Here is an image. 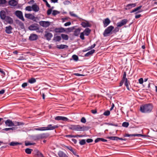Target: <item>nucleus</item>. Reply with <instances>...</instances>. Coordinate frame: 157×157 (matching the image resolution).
<instances>
[{
	"label": "nucleus",
	"mask_w": 157,
	"mask_h": 157,
	"mask_svg": "<svg viewBox=\"0 0 157 157\" xmlns=\"http://www.w3.org/2000/svg\"><path fill=\"white\" fill-rule=\"evenodd\" d=\"M153 108V106L152 104L148 103L141 105L140 110L142 113H149L152 112Z\"/></svg>",
	"instance_id": "1"
},
{
	"label": "nucleus",
	"mask_w": 157,
	"mask_h": 157,
	"mask_svg": "<svg viewBox=\"0 0 157 157\" xmlns=\"http://www.w3.org/2000/svg\"><path fill=\"white\" fill-rule=\"evenodd\" d=\"M68 128L70 130L77 131H87L90 128L89 126H80L79 125L71 124L68 126Z\"/></svg>",
	"instance_id": "2"
},
{
	"label": "nucleus",
	"mask_w": 157,
	"mask_h": 157,
	"mask_svg": "<svg viewBox=\"0 0 157 157\" xmlns=\"http://www.w3.org/2000/svg\"><path fill=\"white\" fill-rule=\"evenodd\" d=\"M34 129L37 131H44L53 130V128L52 124H49L46 127H41L39 128H35Z\"/></svg>",
	"instance_id": "3"
},
{
	"label": "nucleus",
	"mask_w": 157,
	"mask_h": 157,
	"mask_svg": "<svg viewBox=\"0 0 157 157\" xmlns=\"http://www.w3.org/2000/svg\"><path fill=\"white\" fill-rule=\"evenodd\" d=\"M50 134L48 133H43L36 135L34 136V139L36 140H38L40 139L47 138L48 137Z\"/></svg>",
	"instance_id": "4"
},
{
	"label": "nucleus",
	"mask_w": 157,
	"mask_h": 157,
	"mask_svg": "<svg viewBox=\"0 0 157 157\" xmlns=\"http://www.w3.org/2000/svg\"><path fill=\"white\" fill-rule=\"evenodd\" d=\"M5 124L6 126L9 127H11L14 126L20 125L21 123L17 122L14 123L12 121L8 119L5 121Z\"/></svg>",
	"instance_id": "5"
},
{
	"label": "nucleus",
	"mask_w": 157,
	"mask_h": 157,
	"mask_svg": "<svg viewBox=\"0 0 157 157\" xmlns=\"http://www.w3.org/2000/svg\"><path fill=\"white\" fill-rule=\"evenodd\" d=\"M114 29V27L112 25H110L108 26L105 29L104 32V36L105 37L108 36V35L111 33V32Z\"/></svg>",
	"instance_id": "6"
},
{
	"label": "nucleus",
	"mask_w": 157,
	"mask_h": 157,
	"mask_svg": "<svg viewBox=\"0 0 157 157\" xmlns=\"http://www.w3.org/2000/svg\"><path fill=\"white\" fill-rule=\"evenodd\" d=\"M40 10L39 6L36 3L33 4L31 6H30V11H33L35 12H38Z\"/></svg>",
	"instance_id": "7"
},
{
	"label": "nucleus",
	"mask_w": 157,
	"mask_h": 157,
	"mask_svg": "<svg viewBox=\"0 0 157 157\" xmlns=\"http://www.w3.org/2000/svg\"><path fill=\"white\" fill-rule=\"evenodd\" d=\"M39 24L43 27L47 28L50 25V22L48 21H41L39 22Z\"/></svg>",
	"instance_id": "8"
},
{
	"label": "nucleus",
	"mask_w": 157,
	"mask_h": 157,
	"mask_svg": "<svg viewBox=\"0 0 157 157\" xmlns=\"http://www.w3.org/2000/svg\"><path fill=\"white\" fill-rule=\"evenodd\" d=\"M15 14L20 19L23 21H25V19L23 16L22 13L21 11L17 10L16 11Z\"/></svg>",
	"instance_id": "9"
},
{
	"label": "nucleus",
	"mask_w": 157,
	"mask_h": 157,
	"mask_svg": "<svg viewBox=\"0 0 157 157\" xmlns=\"http://www.w3.org/2000/svg\"><path fill=\"white\" fill-rule=\"evenodd\" d=\"M128 20L127 19H123L120 21L117 22V27H121L122 26L126 24Z\"/></svg>",
	"instance_id": "10"
},
{
	"label": "nucleus",
	"mask_w": 157,
	"mask_h": 157,
	"mask_svg": "<svg viewBox=\"0 0 157 157\" xmlns=\"http://www.w3.org/2000/svg\"><path fill=\"white\" fill-rule=\"evenodd\" d=\"M33 153L35 157H44L43 154L37 149L34 150Z\"/></svg>",
	"instance_id": "11"
},
{
	"label": "nucleus",
	"mask_w": 157,
	"mask_h": 157,
	"mask_svg": "<svg viewBox=\"0 0 157 157\" xmlns=\"http://www.w3.org/2000/svg\"><path fill=\"white\" fill-rule=\"evenodd\" d=\"M7 23L12 24L13 23V19L9 16H7L5 19H4Z\"/></svg>",
	"instance_id": "12"
},
{
	"label": "nucleus",
	"mask_w": 157,
	"mask_h": 157,
	"mask_svg": "<svg viewBox=\"0 0 157 157\" xmlns=\"http://www.w3.org/2000/svg\"><path fill=\"white\" fill-rule=\"evenodd\" d=\"M13 28L10 25L6 26L5 27V32L8 34H10L12 33Z\"/></svg>",
	"instance_id": "13"
},
{
	"label": "nucleus",
	"mask_w": 157,
	"mask_h": 157,
	"mask_svg": "<svg viewBox=\"0 0 157 157\" xmlns=\"http://www.w3.org/2000/svg\"><path fill=\"white\" fill-rule=\"evenodd\" d=\"M110 22V20L109 18H107L105 19L103 22L104 27H106L109 25Z\"/></svg>",
	"instance_id": "14"
},
{
	"label": "nucleus",
	"mask_w": 157,
	"mask_h": 157,
	"mask_svg": "<svg viewBox=\"0 0 157 157\" xmlns=\"http://www.w3.org/2000/svg\"><path fill=\"white\" fill-rule=\"evenodd\" d=\"M7 17L6 13L5 11L2 10L0 12V17L1 19L3 20Z\"/></svg>",
	"instance_id": "15"
},
{
	"label": "nucleus",
	"mask_w": 157,
	"mask_h": 157,
	"mask_svg": "<svg viewBox=\"0 0 157 157\" xmlns=\"http://www.w3.org/2000/svg\"><path fill=\"white\" fill-rule=\"evenodd\" d=\"M46 33L44 35V37H46V39L48 41L50 40L51 38L52 37L53 35L51 33L45 32Z\"/></svg>",
	"instance_id": "16"
},
{
	"label": "nucleus",
	"mask_w": 157,
	"mask_h": 157,
	"mask_svg": "<svg viewBox=\"0 0 157 157\" xmlns=\"http://www.w3.org/2000/svg\"><path fill=\"white\" fill-rule=\"evenodd\" d=\"M86 22L84 21L82 22L81 24V25L83 28H87L88 27H90L91 25L90 24L89 22L87 21H85Z\"/></svg>",
	"instance_id": "17"
},
{
	"label": "nucleus",
	"mask_w": 157,
	"mask_h": 157,
	"mask_svg": "<svg viewBox=\"0 0 157 157\" xmlns=\"http://www.w3.org/2000/svg\"><path fill=\"white\" fill-rule=\"evenodd\" d=\"M136 6V3L128 4L126 6V7L125 8V9L126 10H130L132 7H135Z\"/></svg>",
	"instance_id": "18"
},
{
	"label": "nucleus",
	"mask_w": 157,
	"mask_h": 157,
	"mask_svg": "<svg viewBox=\"0 0 157 157\" xmlns=\"http://www.w3.org/2000/svg\"><path fill=\"white\" fill-rule=\"evenodd\" d=\"M8 3L10 6H15L17 5L18 2L15 0H10L9 1Z\"/></svg>",
	"instance_id": "19"
},
{
	"label": "nucleus",
	"mask_w": 157,
	"mask_h": 157,
	"mask_svg": "<svg viewBox=\"0 0 157 157\" xmlns=\"http://www.w3.org/2000/svg\"><path fill=\"white\" fill-rule=\"evenodd\" d=\"M38 38L37 35L34 34H31L30 35V40L33 41L36 40Z\"/></svg>",
	"instance_id": "20"
},
{
	"label": "nucleus",
	"mask_w": 157,
	"mask_h": 157,
	"mask_svg": "<svg viewBox=\"0 0 157 157\" xmlns=\"http://www.w3.org/2000/svg\"><path fill=\"white\" fill-rule=\"evenodd\" d=\"M54 31L56 33H60L64 32L65 30L64 28H56L54 29Z\"/></svg>",
	"instance_id": "21"
},
{
	"label": "nucleus",
	"mask_w": 157,
	"mask_h": 157,
	"mask_svg": "<svg viewBox=\"0 0 157 157\" xmlns=\"http://www.w3.org/2000/svg\"><path fill=\"white\" fill-rule=\"evenodd\" d=\"M124 85L126 87L127 89L128 90H130L129 88V86H130V81L128 80V79H126V80L124 81Z\"/></svg>",
	"instance_id": "22"
},
{
	"label": "nucleus",
	"mask_w": 157,
	"mask_h": 157,
	"mask_svg": "<svg viewBox=\"0 0 157 157\" xmlns=\"http://www.w3.org/2000/svg\"><path fill=\"white\" fill-rule=\"evenodd\" d=\"M38 29L39 27L37 25L33 24L30 25V30H36Z\"/></svg>",
	"instance_id": "23"
},
{
	"label": "nucleus",
	"mask_w": 157,
	"mask_h": 157,
	"mask_svg": "<svg viewBox=\"0 0 157 157\" xmlns=\"http://www.w3.org/2000/svg\"><path fill=\"white\" fill-rule=\"evenodd\" d=\"M61 39V36H56V34L54 35V36L53 38V40L55 41H59Z\"/></svg>",
	"instance_id": "24"
},
{
	"label": "nucleus",
	"mask_w": 157,
	"mask_h": 157,
	"mask_svg": "<svg viewBox=\"0 0 157 157\" xmlns=\"http://www.w3.org/2000/svg\"><path fill=\"white\" fill-rule=\"evenodd\" d=\"M56 47L58 49H63L67 48L68 47V46L66 45L61 44L60 45H57Z\"/></svg>",
	"instance_id": "25"
},
{
	"label": "nucleus",
	"mask_w": 157,
	"mask_h": 157,
	"mask_svg": "<svg viewBox=\"0 0 157 157\" xmlns=\"http://www.w3.org/2000/svg\"><path fill=\"white\" fill-rule=\"evenodd\" d=\"M58 155L59 157H68L65 153L62 151H59L58 152Z\"/></svg>",
	"instance_id": "26"
},
{
	"label": "nucleus",
	"mask_w": 157,
	"mask_h": 157,
	"mask_svg": "<svg viewBox=\"0 0 157 157\" xmlns=\"http://www.w3.org/2000/svg\"><path fill=\"white\" fill-rule=\"evenodd\" d=\"M81 31V29L80 28H78V29H75L74 32V35L75 36H78Z\"/></svg>",
	"instance_id": "27"
},
{
	"label": "nucleus",
	"mask_w": 157,
	"mask_h": 157,
	"mask_svg": "<svg viewBox=\"0 0 157 157\" xmlns=\"http://www.w3.org/2000/svg\"><path fill=\"white\" fill-rule=\"evenodd\" d=\"M95 50L94 49H92L90 51L88 52L84 55V56L88 57L90 55H92L95 52Z\"/></svg>",
	"instance_id": "28"
},
{
	"label": "nucleus",
	"mask_w": 157,
	"mask_h": 157,
	"mask_svg": "<svg viewBox=\"0 0 157 157\" xmlns=\"http://www.w3.org/2000/svg\"><path fill=\"white\" fill-rule=\"evenodd\" d=\"M91 31V29L89 28H86L85 29L83 32H84L85 35L86 36H88L90 34Z\"/></svg>",
	"instance_id": "29"
},
{
	"label": "nucleus",
	"mask_w": 157,
	"mask_h": 157,
	"mask_svg": "<svg viewBox=\"0 0 157 157\" xmlns=\"http://www.w3.org/2000/svg\"><path fill=\"white\" fill-rule=\"evenodd\" d=\"M100 141L103 142H107V140L103 138H98L95 140L94 142L95 143H97Z\"/></svg>",
	"instance_id": "30"
},
{
	"label": "nucleus",
	"mask_w": 157,
	"mask_h": 157,
	"mask_svg": "<svg viewBox=\"0 0 157 157\" xmlns=\"http://www.w3.org/2000/svg\"><path fill=\"white\" fill-rule=\"evenodd\" d=\"M30 20H32L34 21L37 22L38 19L37 17H35L32 14L30 13Z\"/></svg>",
	"instance_id": "31"
},
{
	"label": "nucleus",
	"mask_w": 157,
	"mask_h": 157,
	"mask_svg": "<svg viewBox=\"0 0 157 157\" xmlns=\"http://www.w3.org/2000/svg\"><path fill=\"white\" fill-rule=\"evenodd\" d=\"M61 37L64 40H67L68 39V36L67 35L64 34H61Z\"/></svg>",
	"instance_id": "32"
},
{
	"label": "nucleus",
	"mask_w": 157,
	"mask_h": 157,
	"mask_svg": "<svg viewBox=\"0 0 157 157\" xmlns=\"http://www.w3.org/2000/svg\"><path fill=\"white\" fill-rule=\"evenodd\" d=\"M118 137L116 136H108L107 138L113 140L117 141Z\"/></svg>",
	"instance_id": "33"
},
{
	"label": "nucleus",
	"mask_w": 157,
	"mask_h": 157,
	"mask_svg": "<svg viewBox=\"0 0 157 157\" xmlns=\"http://www.w3.org/2000/svg\"><path fill=\"white\" fill-rule=\"evenodd\" d=\"M19 144H21L17 142H12L10 144V145L12 146H15Z\"/></svg>",
	"instance_id": "34"
},
{
	"label": "nucleus",
	"mask_w": 157,
	"mask_h": 157,
	"mask_svg": "<svg viewBox=\"0 0 157 157\" xmlns=\"http://www.w3.org/2000/svg\"><path fill=\"white\" fill-rule=\"evenodd\" d=\"M15 130V128L14 127L5 128L3 129V130L5 131H9L10 132H11V131L14 130Z\"/></svg>",
	"instance_id": "35"
},
{
	"label": "nucleus",
	"mask_w": 157,
	"mask_h": 157,
	"mask_svg": "<svg viewBox=\"0 0 157 157\" xmlns=\"http://www.w3.org/2000/svg\"><path fill=\"white\" fill-rule=\"evenodd\" d=\"M60 13V12L58 10H53L52 11V15L54 16H55L58 14H59Z\"/></svg>",
	"instance_id": "36"
},
{
	"label": "nucleus",
	"mask_w": 157,
	"mask_h": 157,
	"mask_svg": "<svg viewBox=\"0 0 157 157\" xmlns=\"http://www.w3.org/2000/svg\"><path fill=\"white\" fill-rule=\"evenodd\" d=\"M72 58L73 59L76 61H78V56L75 55H74L72 56Z\"/></svg>",
	"instance_id": "37"
},
{
	"label": "nucleus",
	"mask_w": 157,
	"mask_h": 157,
	"mask_svg": "<svg viewBox=\"0 0 157 157\" xmlns=\"http://www.w3.org/2000/svg\"><path fill=\"white\" fill-rule=\"evenodd\" d=\"M129 125V123L128 122H124L123 123L122 126L125 128L128 127Z\"/></svg>",
	"instance_id": "38"
},
{
	"label": "nucleus",
	"mask_w": 157,
	"mask_h": 157,
	"mask_svg": "<svg viewBox=\"0 0 157 157\" xmlns=\"http://www.w3.org/2000/svg\"><path fill=\"white\" fill-rule=\"evenodd\" d=\"M142 7V6H140L136 8H135V9H136V11H138V12H136L135 13L136 14L137 13H141V12L142 11V10H140L141 8Z\"/></svg>",
	"instance_id": "39"
},
{
	"label": "nucleus",
	"mask_w": 157,
	"mask_h": 157,
	"mask_svg": "<svg viewBox=\"0 0 157 157\" xmlns=\"http://www.w3.org/2000/svg\"><path fill=\"white\" fill-rule=\"evenodd\" d=\"M36 81V79L33 78H30V84H33Z\"/></svg>",
	"instance_id": "40"
},
{
	"label": "nucleus",
	"mask_w": 157,
	"mask_h": 157,
	"mask_svg": "<svg viewBox=\"0 0 157 157\" xmlns=\"http://www.w3.org/2000/svg\"><path fill=\"white\" fill-rule=\"evenodd\" d=\"M126 72L125 71H124L123 73V76L122 79L125 81L126 79H127V78H126Z\"/></svg>",
	"instance_id": "41"
},
{
	"label": "nucleus",
	"mask_w": 157,
	"mask_h": 157,
	"mask_svg": "<svg viewBox=\"0 0 157 157\" xmlns=\"http://www.w3.org/2000/svg\"><path fill=\"white\" fill-rule=\"evenodd\" d=\"M86 140L84 139L81 140L79 142V144L81 145H84L86 144Z\"/></svg>",
	"instance_id": "42"
},
{
	"label": "nucleus",
	"mask_w": 157,
	"mask_h": 157,
	"mask_svg": "<svg viewBox=\"0 0 157 157\" xmlns=\"http://www.w3.org/2000/svg\"><path fill=\"white\" fill-rule=\"evenodd\" d=\"M85 34L84 32H82L81 33L80 35V38L82 40H83L85 39L84 36Z\"/></svg>",
	"instance_id": "43"
},
{
	"label": "nucleus",
	"mask_w": 157,
	"mask_h": 157,
	"mask_svg": "<svg viewBox=\"0 0 157 157\" xmlns=\"http://www.w3.org/2000/svg\"><path fill=\"white\" fill-rule=\"evenodd\" d=\"M105 124H107L109 125L113 126H115L116 127H117L118 126V125L117 124H114L112 123H110V122L109 123H106Z\"/></svg>",
	"instance_id": "44"
},
{
	"label": "nucleus",
	"mask_w": 157,
	"mask_h": 157,
	"mask_svg": "<svg viewBox=\"0 0 157 157\" xmlns=\"http://www.w3.org/2000/svg\"><path fill=\"white\" fill-rule=\"evenodd\" d=\"M110 114V112L109 110H107L105 112L103 113V115L105 116H108Z\"/></svg>",
	"instance_id": "45"
},
{
	"label": "nucleus",
	"mask_w": 157,
	"mask_h": 157,
	"mask_svg": "<svg viewBox=\"0 0 157 157\" xmlns=\"http://www.w3.org/2000/svg\"><path fill=\"white\" fill-rule=\"evenodd\" d=\"M7 2L6 0H0V5L5 4Z\"/></svg>",
	"instance_id": "46"
},
{
	"label": "nucleus",
	"mask_w": 157,
	"mask_h": 157,
	"mask_svg": "<svg viewBox=\"0 0 157 157\" xmlns=\"http://www.w3.org/2000/svg\"><path fill=\"white\" fill-rule=\"evenodd\" d=\"M68 119L67 117L63 116H62L61 120L63 121H68Z\"/></svg>",
	"instance_id": "47"
},
{
	"label": "nucleus",
	"mask_w": 157,
	"mask_h": 157,
	"mask_svg": "<svg viewBox=\"0 0 157 157\" xmlns=\"http://www.w3.org/2000/svg\"><path fill=\"white\" fill-rule=\"evenodd\" d=\"M75 26H73L71 27H70L67 28L68 31L69 32H71L72 30H73L74 29Z\"/></svg>",
	"instance_id": "48"
},
{
	"label": "nucleus",
	"mask_w": 157,
	"mask_h": 157,
	"mask_svg": "<svg viewBox=\"0 0 157 157\" xmlns=\"http://www.w3.org/2000/svg\"><path fill=\"white\" fill-rule=\"evenodd\" d=\"M65 136L67 137H68V138L76 137V135H67Z\"/></svg>",
	"instance_id": "49"
},
{
	"label": "nucleus",
	"mask_w": 157,
	"mask_h": 157,
	"mask_svg": "<svg viewBox=\"0 0 157 157\" xmlns=\"http://www.w3.org/2000/svg\"><path fill=\"white\" fill-rule=\"evenodd\" d=\"M62 116H58L55 117V119L56 120L60 121L61 120Z\"/></svg>",
	"instance_id": "50"
},
{
	"label": "nucleus",
	"mask_w": 157,
	"mask_h": 157,
	"mask_svg": "<svg viewBox=\"0 0 157 157\" xmlns=\"http://www.w3.org/2000/svg\"><path fill=\"white\" fill-rule=\"evenodd\" d=\"M81 122L82 123H85L86 122V120L84 117H82L81 119Z\"/></svg>",
	"instance_id": "51"
},
{
	"label": "nucleus",
	"mask_w": 157,
	"mask_h": 157,
	"mask_svg": "<svg viewBox=\"0 0 157 157\" xmlns=\"http://www.w3.org/2000/svg\"><path fill=\"white\" fill-rule=\"evenodd\" d=\"M44 2L46 3V6L48 8H50L51 6L48 3V2L46 0H42Z\"/></svg>",
	"instance_id": "52"
},
{
	"label": "nucleus",
	"mask_w": 157,
	"mask_h": 157,
	"mask_svg": "<svg viewBox=\"0 0 157 157\" xmlns=\"http://www.w3.org/2000/svg\"><path fill=\"white\" fill-rule=\"evenodd\" d=\"M63 3L65 5H67L70 3V2L68 0H66L64 1Z\"/></svg>",
	"instance_id": "53"
},
{
	"label": "nucleus",
	"mask_w": 157,
	"mask_h": 157,
	"mask_svg": "<svg viewBox=\"0 0 157 157\" xmlns=\"http://www.w3.org/2000/svg\"><path fill=\"white\" fill-rule=\"evenodd\" d=\"M52 12V10H51V9H49L47 11V14L48 15H50L51 14V13Z\"/></svg>",
	"instance_id": "54"
},
{
	"label": "nucleus",
	"mask_w": 157,
	"mask_h": 157,
	"mask_svg": "<svg viewBox=\"0 0 157 157\" xmlns=\"http://www.w3.org/2000/svg\"><path fill=\"white\" fill-rule=\"evenodd\" d=\"M90 50H91L90 47H88L86 48H84L82 52H86L88 51H89Z\"/></svg>",
	"instance_id": "55"
},
{
	"label": "nucleus",
	"mask_w": 157,
	"mask_h": 157,
	"mask_svg": "<svg viewBox=\"0 0 157 157\" xmlns=\"http://www.w3.org/2000/svg\"><path fill=\"white\" fill-rule=\"evenodd\" d=\"M71 24V23L70 21H69L65 23L64 24V26H67L70 25Z\"/></svg>",
	"instance_id": "56"
},
{
	"label": "nucleus",
	"mask_w": 157,
	"mask_h": 157,
	"mask_svg": "<svg viewBox=\"0 0 157 157\" xmlns=\"http://www.w3.org/2000/svg\"><path fill=\"white\" fill-rule=\"evenodd\" d=\"M70 14L71 15V16H73L75 17H78V16L77 15H76V14L73 13L72 12H70Z\"/></svg>",
	"instance_id": "57"
},
{
	"label": "nucleus",
	"mask_w": 157,
	"mask_h": 157,
	"mask_svg": "<svg viewBox=\"0 0 157 157\" xmlns=\"http://www.w3.org/2000/svg\"><path fill=\"white\" fill-rule=\"evenodd\" d=\"M144 82V80L142 78H140L139 79V83L140 84H142Z\"/></svg>",
	"instance_id": "58"
},
{
	"label": "nucleus",
	"mask_w": 157,
	"mask_h": 157,
	"mask_svg": "<svg viewBox=\"0 0 157 157\" xmlns=\"http://www.w3.org/2000/svg\"><path fill=\"white\" fill-rule=\"evenodd\" d=\"M28 84L27 82L23 83L22 85V87L23 88H25L27 86Z\"/></svg>",
	"instance_id": "59"
},
{
	"label": "nucleus",
	"mask_w": 157,
	"mask_h": 157,
	"mask_svg": "<svg viewBox=\"0 0 157 157\" xmlns=\"http://www.w3.org/2000/svg\"><path fill=\"white\" fill-rule=\"evenodd\" d=\"M86 141L87 143H90L93 141V140L92 139H88L86 140Z\"/></svg>",
	"instance_id": "60"
},
{
	"label": "nucleus",
	"mask_w": 157,
	"mask_h": 157,
	"mask_svg": "<svg viewBox=\"0 0 157 157\" xmlns=\"http://www.w3.org/2000/svg\"><path fill=\"white\" fill-rule=\"evenodd\" d=\"M124 81L125 80L121 79V81L120 83L119 86H121L123 85L124 82Z\"/></svg>",
	"instance_id": "61"
},
{
	"label": "nucleus",
	"mask_w": 157,
	"mask_h": 157,
	"mask_svg": "<svg viewBox=\"0 0 157 157\" xmlns=\"http://www.w3.org/2000/svg\"><path fill=\"white\" fill-rule=\"evenodd\" d=\"M71 152L73 153V154L75 156H77V157H78V155H77V153H76V151H74V150H73L72 151H71Z\"/></svg>",
	"instance_id": "62"
},
{
	"label": "nucleus",
	"mask_w": 157,
	"mask_h": 157,
	"mask_svg": "<svg viewBox=\"0 0 157 157\" xmlns=\"http://www.w3.org/2000/svg\"><path fill=\"white\" fill-rule=\"evenodd\" d=\"M119 31V29L117 27H116L113 30V32L114 33H117Z\"/></svg>",
	"instance_id": "63"
},
{
	"label": "nucleus",
	"mask_w": 157,
	"mask_h": 157,
	"mask_svg": "<svg viewBox=\"0 0 157 157\" xmlns=\"http://www.w3.org/2000/svg\"><path fill=\"white\" fill-rule=\"evenodd\" d=\"M66 147L68 150L70 151L71 152L73 150L72 147L70 146H67Z\"/></svg>",
	"instance_id": "64"
}]
</instances>
